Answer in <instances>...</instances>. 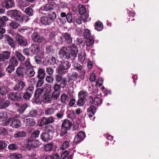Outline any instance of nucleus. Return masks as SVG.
Wrapping results in <instances>:
<instances>
[{
    "mask_svg": "<svg viewBox=\"0 0 159 159\" xmlns=\"http://www.w3.org/2000/svg\"><path fill=\"white\" fill-rule=\"evenodd\" d=\"M57 17L55 12H52L48 15L43 16L40 18V22L45 25H49Z\"/></svg>",
    "mask_w": 159,
    "mask_h": 159,
    "instance_id": "obj_1",
    "label": "nucleus"
},
{
    "mask_svg": "<svg viewBox=\"0 0 159 159\" xmlns=\"http://www.w3.org/2000/svg\"><path fill=\"white\" fill-rule=\"evenodd\" d=\"M70 64L67 61L61 62L57 68V72L60 74H65L67 70L70 67Z\"/></svg>",
    "mask_w": 159,
    "mask_h": 159,
    "instance_id": "obj_2",
    "label": "nucleus"
},
{
    "mask_svg": "<svg viewBox=\"0 0 159 159\" xmlns=\"http://www.w3.org/2000/svg\"><path fill=\"white\" fill-rule=\"evenodd\" d=\"M78 52V49L75 46L71 47L69 50H68V52L66 53V59L71 60H75Z\"/></svg>",
    "mask_w": 159,
    "mask_h": 159,
    "instance_id": "obj_3",
    "label": "nucleus"
},
{
    "mask_svg": "<svg viewBox=\"0 0 159 159\" xmlns=\"http://www.w3.org/2000/svg\"><path fill=\"white\" fill-rule=\"evenodd\" d=\"M26 67V75L30 77H32L35 74L34 71L30 62L29 59H27L25 61Z\"/></svg>",
    "mask_w": 159,
    "mask_h": 159,
    "instance_id": "obj_4",
    "label": "nucleus"
},
{
    "mask_svg": "<svg viewBox=\"0 0 159 159\" xmlns=\"http://www.w3.org/2000/svg\"><path fill=\"white\" fill-rule=\"evenodd\" d=\"M25 63H21L20 64L19 66L16 68V70L17 76L22 78L26 75V68H25Z\"/></svg>",
    "mask_w": 159,
    "mask_h": 159,
    "instance_id": "obj_5",
    "label": "nucleus"
},
{
    "mask_svg": "<svg viewBox=\"0 0 159 159\" xmlns=\"http://www.w3.org/2000/svg\"><path fill=\"white\" fill-rule=\"evenodd\" d=\"M27 147L31 148L39 147L41 145V143L36 139H33L31 138L27 139Z\"/></svg>",
    "mask_w": 159,
    "mask_h": 159,
    "instance_id": "obj_6",
    "label": "nucleus"
},
{
    "mask_svg": "<svg viewBox=\"0 0 159 159\" xmlns=\"http://www.w3.org/2000/svg\"><path fill=\"white\" fill-rule=\"evenodd\" d=\"M31 38L35 42L39 43H46V40L41 36L37 32L33 33L31 35Z\"/></svg>",
    "mask_w": 159,
    "mask_h": 159,
    "instance_id": "obj_7",
    "label": "nucleus"
},
{
    "mask_svg": "<svg viewBox=\"0 0 159 159\" xmlns=\"http://www.w3.org/2000/svg\"><path fill=\"white\" fill-rule=\"evenodd\" d=\"M11 12L13 17L16 21H22L23 17L20 11L17 10H13Z\"/></svg>",
    "mask_w": 159,
    "mask_h": 159,
    "instance_id": "obj_8",
    "label": "nucleus"
},
{
    "mask_svg": "<svg viewBox=\"0 0 159 159\" xmlns=\"http://www.w3.org/2000/svg\"><path fill=\"white\" fill-rule=\"evenodd\" d=\"M85 137V133L83 131H80L78 133L77 136L75 138L74 142L76 144L79 143L84 139Z\"/></svg>",
    "mask_w": 159,
    "mask_h": 159,
    "instance_id": "obj_9",
    "label": "nucleus"
},
{
    "mask_svg": "<svg viewBox=\"0 0 159 159\" xmlns=\"http://www.w3.org/2000/svg\"><path fill=\"white\" fill-rule=\"evenodd\" d=\"M89 99L91 101L92 103L95 105H100L102 102V99L97 96L94 97L93 96H90Z\"/></svg>",
    "mask_w": 159,
    "mask_h": 159,
    "instance_id": "obj_10",
    "label": "nucleus"
},
{
    "mask_svg": "<svg viewBox=\"0 0 159 159\" xmlns=\"http://www.w3.org/2000/svg\"><path fill=\"white\" fill-rule=\"evenodd\" d=\"M8 98L11 100H19L21 98V95L19 93H11L8 95Z\"/></svg>",
    "mask_w": 159,
    "mask_h": 159,
    "instance_id": "obj_11",
    "label": "nucleus"
},
{
    "mask_svg": "<svg viewBox=\"0 0 159 159\" xmlns=\"http://www.w3.org/2000/svg\"><path fill=\"white\" fill-rule=\"evenodd\" d=\"M11 126L14 128H17L21 126V122L20 120L16 118H11Z\"/></svg>",
    "mask_w": 159,
    "mask_h": 159,
    "instance_id": "obj_12",
    "label": "nucleus"
},
{
    "mask_svg": "<svg viewBox=\"0 0 159 159\" xmlns=\"http://www.w3.org/2000/svg\"><path fill=\"white\" fill-rule=\"evenodd\" d=\"M31 51V55H33L34 54H37L40 51V48L38 45L36 44H32L30 48Z\"/></svg>",
    "mask_w": 159,
    "mask_h": 159,
    "instance_id": "obj_13",
    "label": "nucleus"
},
{
    "mask_svg": "<svg viewBox=\"0 0 159 159\" xmlns=\"http://www.w3.org/2000/svg\"><path fill=\"white\" fill-rule=\"evenodd\" d=\"M10 53L8 51H5L2 53L0 54V61L4 62L8 59L10 56Z\"/></svg>",
    "mask_w": 159,
    "mask_h": 159,
    "instance_id": "obj_14",
    "label": "nucleus"
},
{
    "mask_svg": "<svg viewBox=\"0 0 159 159\" xmlns=\"http://www.w3.org/2000/svg\"><path fill=\"white\" fill-rule=\"evenodd\" d=\"M15 3L13 0H6L5 1L2 3V6L6 8H9L13 7Z\"/></svg>",
    "mask_w": 159,
    "mask_h": 159,
    "instance_id": "obj_15",
    "label": "nucleus"
},
{
    "mask_svg": "<svg viewBox=\"0 0 159 159\" xmlns=\"http://www.w3.org/2000/svg\"><path fill=\"white\" fill-rule=\"evenodd\" d=\"M61 87V86L60 84H54L53 87L54 92L52 93V95L54 97L57 98L59 97V93L57 91L60 89Z\"/></svg>",
    "mask_w": 159,
    "mask_h": 159,
    "instance_id": "obj_16",
    "label": "nucleus"
},
{
    "mask_svg": "<svg viewBox=\"0 0 159 159\" xmlns=\"http://www.w3.org/2000/svg\"><path fill=\"white\" fill-rule=\"evenodd\" d=\"M68 52V50L66 47H62L59 50L58 52V54L59 57L61 58H63L65 56L66 58V53Z\"/></svg>",
    "mask_w": 159,
    "mask_h": 159,
    "instance_id": "obj_17",
    "label": "nucleus"
},
{
    "mask_svg": "<svg viewBox=\"0 0 159 159\" xmlns=\"http://www.w3.org/2000/svg\"><path fill=\"white\" fill-rule=\"evenodd\" d=\"M72 126V122L69 120L67 119L65 120L62 122L61 126L64 127L66 129H70Z\"/></svg>",
    "mask_w": 159,
    "mask_h": 159,
    "instance_id": "obj_18",
    "label": "nucleus"
},
{
    "mask_svg": "<svg viewBox=\"0 0 159 159\" xmlns=\"http://www.w3.org/2000/svg\"><path fill=\"white\" fill-rule=\"evenodd\" d=\"M53 9V5L52 4H47L41 7L40 10L45 11H49L52 10Z\"/></svg>",
    "mask_w": 159,
    "mask_h": 159,
    "instance_id": "obj_19",
    "label": "nucleus"
},
{
    "mask_svg": "<svg viewBox=\"0 0 159 159\" xmlns=\"http://www.w3.org/2000/svg\"><path fill=\"white\" fill-rule=\"evenodd\" d=\"M41 139L44 142H47L51 139L49 133H42L40 136Z\"/></svg>",
    "mask_w": 159,
    "mask_h": 159,
    "instance_id": "obj_20",
    "label": "nucleus"
},
{
    "mask_svg": "<svg viewBox=\"0 0 159 159\" xmlns=\"http://www.w3.org/2000/svg\"><path fill=\"white\" fill-rule=\"evenodd\" d=\"M24 121L26 125L28 126H33L35 124V120L31 118L26 119L24 120Z\"/></svg>",
    "mask_w": 159,
    "mask_h": 159,
    "instance_id": "obj_21",
    "label": "nucleus"
},
{
    "mask_svg": "<svg viewBox=\"0 0 159 159\" xmlns=\"http://www.w3.org/2000/svg\"><path fill=\"white\" fill-rule=\"evenodd\" d=\"M96 108L93 106H91L88 109L87 114L89 117H92L95 114Z\"/></svg>",
    "mask_w": 159,
    "mask_h": 159,
    "instance_id": "obj_22",
    "label": "nucleus"
},
{
    "mask_svg": "<svg viewBox=\"0 0 159 159\" xmlns=\"http://www.w3.org/2000/svg\"><path fill=\"white\" fill-rule=\"evenodd\" d=\"M25 85V84L24 82L20 81L16 84L14 87V89L15 90H20L24 88Z\"/></svg>",
    "mask_w": 159,
    "mask_h": 159,
    "instance_id": "obj_23",
    "label": "nucleus"
},
{
    "mask_svg": "<svg viewBox=\"0 0 159 159\" xmlns=\"http://www.w3.org/2000/svg\"><path fill=\"white\" fill-rule=\"evenodd\" d=\"M9 64L15 67L18 64V62L16 58L13 56L11 57L9 60Z\"/></svg>",
    "mask_w": 159,
    "mask_h": 159,
    "instance_id": "obj_24",
    "label": "nucleus"
},
{
    "mask_svg": "<svg viewBox=\"0 0 159 159\" xmlns=\"http://www.w3.org/2000/svg\"><path fill=\"white\" fill-rule=\"evenodd\" d=\"M52 100V96L48 94H45L43 96V101L44 103H48Z\"/></svg>",
    "mask_w": 159,
    "mask_h": 159,
    "instance_id": "obj_25",
    "label": "nucleus"
},
{
    "mask_svg": "<svg viewBox=\"0 0 159 159\" xmlns=\"http://www.w3.org/2000/svg\"><path fill=\"white\" fill-rule=\"evenodd\" d=\"M94 43V40L93 37L86 39L85 41L84 44L87 47H90L93 45Z\"/></svg>",
    "mask_w": 159,
    "mask_h": 159,
    "instance_id": "obj_26",
    "label": "nucleus"
},
{
    "mask_svg": "<svg viewBox=\"0 0 159 159\" xmlns=\"http://www.w3.org/2000/svg\"><path fill=\"white\" fill-rule=\"evenodd\" d=\"M18 31L21 33H26V34L31 33L32 30L29 27H23L18 29Z\"/></svg>",
    "mask_w": 159,
    "mask_h": 159,
    "instance_id": "obj_27",
    "label": "nucleus"
},
{
    "mask_svg": "<svg viewBox=\"0 0 159 159\" xmlns=\"http://www.w3.org/2000/svg\"><path fill=\"white\" fill-rule=\"evenodd\" d=\"M38 77L40 79H43L45 76V73L44 69L39 68L38 71Z\"/></svg>",
    "mask_w": 159,
    "mask_h": 159,
    "instance_id": "obj_28",
    "label": "nucleus"
},
{
    "mask_svg": "<svg viewBox=\"0 0 159 159\" xmlns=\"http://www.w3.org/2000/svg\"><path fill=\"white\" fill-rule=\"evenodd\" d=\"M88 93L85 90H83L80 91L78 94V97L79 98L85 99L87 96Z\"/></svg>",
    "mask_w": 159,
    "mask_h": 159,
    "instance_id": "obj_29",
    "label": "nucleus"
},
{
    "mask_svg": "<svg viewBox=\"0 0 159 159\" xmlns=\"http://www.w3.org/2000/svg\"><path fill=\"white\" fill-rule=\"evenodd\" d=\"M10 103L8 100H2L1 102H0V108H4L7 107L9 105Z\"/></svg>",
    "mask_w": 159,
    "mask_h": 159,
    "instance_id": "obj_30",
    "label": "nucleus"
},
{
    "mask_svg": "<svg viewBox=\"0 0 159 159\" xmlns=\"http://www.w3.org/2000/svg\"><path fill=\"white\" fill-rule=\"evenodd\" d=\"M60 99L61 102L63 103H65L66 102L69 101L68 96L65 93H63L61 94Z\"/></svg>",
    "mask_w": 159,
    "mask_h": 159,
    "instance_id": "obj_31",
    "label": "nucleus"
},
{
    "mask_svg": "<svg viewBox=\"0 0 159 159\" xmlns=\"http://www.w3.org/2000/svg\"><path fill=\"white\" fill-rule=\"evenodd\" d=\"M10 159H21L22 155L20 154L12 153L9 157Z\"/></svg>",
    "mask_w": 159,
    "mask_h": 159,
    "instance_id": "obj_32",
    "label": "nucleus"
},
{
    "mask_svg": "<svg viewBox=\"0 0 159 159\" xmlns=\"http://www.w3.org/2000/svg\"><path fill=\"white\" fill-rule=\"evenodd\" d=\"M51 86L50 85L46 84L43 86V89H42L43 91L45 92V94H48L51 90Z\"/></svg>",
    "mask_w": 159,
    "mask_h": 159,
    "instance_id": "obj_33",
    "label": "nucleus"
},
{
    "mask_svg": "<svg viewBox=\"0 0 159 159\" xmlns=\"http://www.w3.org/2000/svg\"><path fill=\"white\" fill-rule=\"evenodd\" d=\"M8 20V18L6 16L0 17V27L4 26L6 25L5 22Z\"/></svg>",
    "mask_w": 159,
    "mask_h": 159,
    "instance_id": "obj_34",
    "label": "nucleus"
},
{
    "mask_svg": "<svg viewBox=\"0 0 159 159\" xmlns=\"http://www.w3.org/2000/svg\"><path fill=\"white\" fill-rule=\"evenodd\" d=\"M15 55L19 60L23 61L25 59V57L18 51H15Z\"/></svg>",
    "mask_w": 159,
    "mask_h": 159,
    "instance_id": "obj_35",
    "label": "nucleus"
},
{
    "mask_svg": "<svg viewBox=\"0 0 159 159\" xmlns=\"http://www.w3.org/2000/svg\"><path fill=\"white\" fill-rule=\"evenodd\" d=\"M78 57L79 61L81 63H83L85 58V53L84 52H81L80 54H79Z\"/></svg>",
    "mask_w": 159,
    "mask_h": 159,
    "instance_id": "obj_36",
    "label": "nucleus"
},
{
    "mask_svg": "<svg viewBox=\"0 0 159 159\" xmlns=\"http://www.w3.org/2000/svg\"><path fill=\"white\" fill-rule=\"evenodd\" d=\"M63 37L67 43H70L71 42L72 39L69 34L66 33H65L63 35Z\"/></svg>",
    "mask_w": 159,
    "mask_h": 159,
    "instance_id": "obj_37",
    "label": "nucleus"
},
{
    "mask_svg": "<svg viewBox=\"0 0 159 159\" xmlns=\"http://www.w3.org/2000/svg\"><path fill=\"white\" fill-rule=\"evenodd\" d=\"M26 135V133L24 131H18L14 134V137L15 138L24 137Z\"/></svg>",
    "mask_w": 159,
    "mask_h": 159,
    "instance_id": "obj_38",
    "label": "nucleus"
},
{
    "mask_svg": "<svg viewBox=\"0 0 159 159\" xmlns=\"http://www.w3.org/2000/svg\"><path fill=\"white\" fill-rule=\"evenodd\" d=\"M103 28V26L100 22H96L95 24V29L98 31L102 30Z\"/></svg>",
    "mask_w": 159,
    "mask_h": 159,
    "instance_id": "obj_39",
    "label": "nucleus"
},
{
    "mask_svg": "<svg viewBox=\"0 0 159 159\" xmlns=\"http://www.w3.org/2000/svg\"><path fill=\"white\" fill-rule=\"evenodd\" d=\"M79 12L81 15H83L86 11V10L84 7L82 5H80L79 6Z\"/></svg>",
    "mask_w": 159,
    "mask_h": 159,
    "instance_id": "obj_40",
    "label": "nucleus"
},
{
    "mask_svg": "<svg viewBox=\"0 0 159 159\" xmlns=\"http://www.w3.org/2000/svg\"><path fill=\"white\" fill-rule=\"evenodd\" d=\"M7 89L4 86H0V95H5L8 92Z\"/></svg>",
    "mask_w": 159,
    "mask_h": 159,
    "instance_id": "obj_41",
    "label": "nucleus"
},
{
    "mask_svg": "<svg viewBox=\"0 0 159 159\" xmlns=\"http://www.w3.org/2000/svg\"><path fill=\"white\" fill-rule=\"evenodd\" d=\"M7 118V113L2 111L0 113V121L5 120Z\"/></svg>",
    "mask_w": 159,
    "mask_h": 159,
    "instance_id": "obj_42",
    "label": "nucleus"
},
{
    "mask_svg": "<svg viewBox=\"0 0 159 159\" xmlns=\"http://www.w3.org/2000/svg\"><path fill=\"white\" fill-rule=\"evenodd\" d=\"M69 142L68 141H65L62 143L61 146L60 147V150H64L66 149L69 146Z\"/></svg>",
    "mask_w": 159,
    "mask_h": 159,
    "instance_id": "obj_43",
    "label": "nucleus"
},
{
    "mask_svg": "<svg viewBox=\"0 0 159 159\" xmlns=\"http://www.w3.org/2000/svg\"><path fill=\"white\" fill-rule=\"evenodd\" d=\"M55 109L52 107L50 108L45 110V114L46 115H50L52 114L55 112Z\"/></svg>",
    "mask_w": 159,
    "mask_h": 159,
    "instance_id": "obj_44",
    "label": "nucleus"
},
{
    "mask_svg": "<svg viewBox=\"0 0 159 159\" xmlns=\"http://www.w3.org/2000/svg\"><path fill=\"white\" fill-rule=\"evenodd\" d=\"M84 37L86 39L90 38V37H93L91 36V34L90 31L88 29H85L84 33Z\"/></svg>",
    "mask_w": 159,
    "mask_h": 159,
    "instance_id": "obj_45",
    "label": "nucleus"
},
{
    "mask_svg": "<svg viewBox=\"0 0 159 159\" xmlns=\"http://www.w3.org/2000/svg\"><path fill=\"white\" fill-rule=\"evenodd\" d=\"M53 147V144L51 143H50L45 146L44 147V149L47 151H49L52 150Z\"/></svg>",
    "mask_w": 159,
    "mask_h": 159,
    "instance_id": "obj_46",
    "label": "nucleus"
},
{
    "mask_svg": "<svg viewBox=\"0 0 159 159\" xmlns=\"http://www.w3.org/2000/svg\"><path fill=\"white\" fill-rule=\"evenodd\" d=\"M8 149L11 151H14L18 148L17 146L15 144L12 143L9 145L8 147Z\"/></svg>",
    "mask_w": 159,
    "mask_h": 159,
    "instance_id": "obj_47",
    "label": "nucleus"
},
{
    "mask_svg": "<svg viewBox=\"0 0 159 159\" xmlns=\"http://www.w3.org/2000/svg\"><path fill=\"white\" fill-rule=\"evenodd\" d=\"M103 83V80L101 78H99L98 80L95 82V85L97 87H100L101 86Z\"/></svg>",
    "mask_w": 159,
    "mask_h": 159,
    "instance_id": "obj_48",
    "label": "nucleus"
},
{
    "mask_svg": "<svg viewBox=\"0 0 159 159\" xmlns=\"http://www.w3.org/2000/svg\"><path fill=\"white\" fill-rule=\"evenodd\" d=\"M42 89H37L35 92L34 94V97L36 98H38L40 96L41 93L43 92Z\"/></svg>",
    "mask_w": 159,
    "mask_h": 159,
    "instance_id": "obj_49",
    "label": "nucleus"
},
{
    "mask_svg": "<svg viewBox=\"0 0 159 159\" xmlns=\"http://www.w3.org/2000/svg\"><path fill=\"white\" fill-rule=\"evenodd\" d=\"M7 40L8 44H9L11 47L13 48L14 47V43L13 39L9 37H7Z\"/></svg>",
    "mask_w": 159,
    "mask_h": 159,
    "instance_id": "obj_50",
    "label": "nucleus"
},
{
    "mask_svg": "<svg viewBox=\"0 0 159 159\" xmlns=\"http://www.w3.org/2000/svg\"><path fill=\"white\" fill-rule=\"evenodd\" d=\"M61 83L60 84L61 87L64 88L67 85V81L65 77H64L62 78V79L61 81Z\"/></svg>",
    "mask_w": 159,
    "mask_h": 159,
    "instance_id": "obj_51",
    "label": "nucleus"
},
{
    "mask_svg": "<svg viewBox=\"0 0 159 159\" xmlns=\"http://www.w3.org/2000/svg\"><path fill=\"white\" fill-rule=\"evenodd\" d=\"M45 130L47 131L52 132L55 130V129L52 125H49L46 127Z\"/></svg>",
    "mask_w": 159,
    "mask_h": 159,
    "instance_id": "obj_52",
    "label": "nucleus"
},
{
    "mask_svg": "<svg viewBox=\"0 0 159 159\" xmlns=\"http://www.w3.org/2000/svg\"><path fill=\"white\" fill-rule=\"evenodd\" d=\"M53 51L54 48L52 46L49 45L46 48V52L48 53H51Z\"/></svg>",
    "mask_w": 159,
    "mask_h": 159,
    "instance_id": "obj_53",
    "label": "nucleus"
},
{
    "mask_svg": "<svg viewBox=\"0 0 159 159\" xmlns=\"http://www.w3.org/2000/svg\"><path fill=\"white\" fill-rule=\"evenodd\" d=\"M67 130H68V129H66L64 127H62L61 126V129L60 131V135L61 136H64L66 134H67Z\"/></svg>",
    "mask_w": 159,
    "mask_h": 159,
    "instance_id": "obj_54",
    "label": "nucleus"
},
{
    "mask_svg": "<svg viewBox=\"0 0 159 159\" xmlns=\"http://www.w3.org/2000/svg\"><path fill=\"white\" fill-rule=\"evenodd\" d=\"M27 106L25 104H24L20 105L19 107L18 110L20 112H23L27 108Z\"/></svg>",
    "mask_w": 159,
    "mask_h": 159,
    "instance_id": "obj_55",
    "label": "nucleus"
},
{
    "mask_svg": "<svg viewBox=\"0 0 159 159\" xmlns=\"http://www.w3.org/2000/svg\"><path fill=\"white\" fill-rule=\"evenodd\" d=\"M66 19L68 22L70 23L72 22V17L71 13L69 12L67 14Z\"/></svg>",
    "mask_w": 159,
    "mask_h": 159,
    "instance_id": "obj_56",
    "label": "nucleus"
},
{
    "mask_svg": "<svg viewBox=\"0 0 159 159\" xmlns=\"http://www.w3.org/2000/svg\"><path fill=\"white\" fill-rule=\"evenodd\" d=\"M15 66L9 64L7 68V71L9 73H11L15 70Z\"/></svg>",
    "mask_w": 159,
    "mask_h": 159,
    "instance_id": "obj_57",
    "label": "nucleus"
},
{
    "mask_svg": "<svg viewBox=\"0 0 159 159\" xmlns=\"http://www.w3.org/2000/svg\"><path fill=\"white\" fill-rule=\"evenodd\" d=\"M7 146V144L4 141L0 140V150H2L6 148Z\"/></svg>",
    "mask_w": 159,
    "mask_h": 159,
    "instance_id": "obj_58",
    "label": "nucleus"
},
{
    "mask_svg": "<svg viewBox=\"0 0 159 159\" xmlns=\"http://www.w3.org/2000/svg\"><path fill=\"white\" fill-rule=\"evenodd\" d=\"M25 12L27 15L32 16L33 14V10L31 7H27L25 10Z\"/></svg>",
    "mask_w": 159,
    "mask_h": 159,
    "instance_id": "obj_59",
    "label": "nucleus"
},
{
    "mask_svg": "<svg viewBox=\"0 0 159 159\" xmlns=\"http://www.w3.org/2000/svg\"><path fill=\"white\" fill-rule=\"evenodd\" d=\"M69 153V151H65L63 152L60 156V159H64L66 158L68 155Z\"/></svg>",
    "mask_w": 159,
    "mask_h": 159,
    "instance_id": "obj_60",
    "label": "nucleus"
},
{
    "mask_svg": "<svg viewBox=\"0 0 159 159\" xmlns=\"http://www.w3.org/2000/svg\"><path fill=\"white\" fill-rule=\"evenodd\" d=\"M79 99L78 100L77 102V105L79 106H83L85 102V99H81V98H79Z\"/></svg>",
    "mask_w": 159,
    "mask_h": 159,
    "instance_id": "obj_61",
    "label": "nucleus"
},
{
    "mask_svg": "<svg viewBox=\"0 0 159 159\" xmlns=\"http://www.w3.org/2000/svg\"><path fill=\"white\" fill-rule=\"evenodd\" d=\"M78 77V74L77 73L75 72H74L72 73L71 75L70 76V77L71 80H76Z\"/></svg>",
    "mask_w": 159,
    "mask_h": 159,
    "instance_id": "obj_62",
    "label": "nucleus"
},
{
    "mask_svg": "<svg viewBox=\"0 0 159 159\" xmlns=\"http://www.w3.org/2000/svg\"><path fill=\"white\" fill-rule=\"evenodd\" d=\"M9 25L13 29L17 28L19 26V24L16 22L12 21L9 24Z\"/></svg>",
    "mask_w": 159,
    "mask_h": 159,
    "instance_id": "obj_63",
    "label": "nucleus"
},
{
    "mask_svg": "<svg viewBox=\"0 0 159 159\" xmlns=\"http://www.w3.org/2000/svg\"><path fill=\"white\" fill-rule=\"evenodd\" d=\"M38 112L37 111L34 110H31L29 112L30 116L32 117H34L36 116L37 115Z\"/></svg>",
    "mask_w": 159,
    "mask_h": 159,
    "instance_id": "obj_64",
    "label": "nucleus"
}]
</instances>
